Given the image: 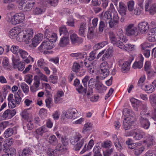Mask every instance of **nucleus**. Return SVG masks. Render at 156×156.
<instances>
[{
	"mask_svg": "<svg viewBox=\"0 0 156 156\" xmlns=\"http://www.w3.org/2000/svg\"><path fill=\"white\" fill-rule=\"evenodd\" d=\"M69 41L68 36H63L61 38L59 45L61 47L65 46L69 43Z\"/></svg>",
	"mask_w": 156,
	"mask_h": 156,
	"instance_id": "nucleus-25",
	"label": "nucleus"
},
{
	"mask_svg": "<svg viewBox=\"0 0 156 156\" xmlns=\"http://www.w3.org/2000/svg\"><path fill=\"white\" fill-rule=\"evenodd\" d=\"M96 80L95 79L91 78L89 81L88 85L90 89H93L95 87Z\"/></svg>",
	"mask_w": 156,
	"mask_h": 156,
	"instance_id": "nucleus-51",
	"label": "nucleus"
},
{
	"mask_svg": "<svg viewBox=\"0 0 156 156\" xmlns=\"http://www.w3.org/2000/svg\"><path fill=\"white\" fill-rule=\"evenodd\" d=\"M16 66H17L16 67H15V66H13V68L15 69H17L19 71H22L24 69V63L23 62H20L16 64Z\"/></svg>",
	"mask_w": 156,
	"mask_h": 156,
	"instance_id": "nucleus-40",
	"label": "nucleus"
},
{
	"mask_svg": "<svg viewBox=\"0 0 156 156\" xmlns=\"http://www.w3.org/2000/svg\"><path fill=\"white\" fill-rule=\"evenodd\" d=\"M32 151L28 148L24 149L22 152L21 156H31Z\"/></svg>",
	"mask_w": 156,
	"mask_h": 156,
	"instance_id": "nucleus-36",
	"label": "nucleus"
},
{
	"mask_svg": "<svg viewBox=\"0 0 156 156\" xmlns=\"http://www.w3.org/2000/svg\"><path fill=\"white\" fill-rule=\"evenodd\" d=\"M125 30L126 33L128 36H136L138 35L137 28L133 24H130L126 26Z\"/></svg>",
	"mask_w": 156,
	"mask_h": 156,
	"instance_id": "nucleus-7",
	"label": "nucleus"
},
{
	"mask_svg": "<svg viewBox=\"0 0 156 156\" xmlns=\"http://www.w3.org/2000/svg\"><path fill=\"white\" fill-rule=\"evenodd\" d=\"M90 77L88 76H86L82 80V82L83 84V88H85V90H87V82L89 80Z\"/></svg>",
	"mask_w": 156,
	"mask_h": 156,
	"instance_id": "nucleus-56",
	"label": "nucleus"
},
{
	"mask_svg": "<svg viewBox=\"0 0 156 156\" xmlns=\"http://www.w3.org/2000/svg\"><path fill=\"white\" fill-rule=\"evenodd\" d=\"M109 27L111 28H114L117 27V25L118 23L119 22L116 20H115L111 19L108 21Z\"/></svg>",
	"mask_w": 156,
	"mask_h": 156,
	"instance_id": "nucleus-39",
	"label": "nucleus"
},
{
	"mask_svg": "<svg viewBox=\"0 0 156 156\" xmlns=\"http://www.w3.org/2000/svg\"><path fill=\"white\" fill-rule=\"evenodd\" d=\"M20 49H21L19 48V47L18 46L13 45L11 48L10 50L14 54L17 55Z\"/></svg>",
	"mask_w": 156,
	"mask_h": 156,
	"instance_id": "nucleus-47",
	"label": "nucleus"
},
{
	"mask_svg": "<svg viewBox=\"0 0 156 156\" xmlns=\"http://www.w3.org/2000/svg\"><path fill=\"white\" fill-rule=\"evenodd\" d=\"M77 111L75 109L72 108L68 110L65 113L66 117L68 118L71 119H75L77 117L76 113Z\"/></svg>",
	"mask_w": 156,
	"mask_h": 156,
	"instance_id": "nucleus-12",
	"label": "nucleus"
},
{
	"mask_svg": "<svg viewBox=\"0 0 156 156\" xmlns=\"http://www.w3.org/2000/svg\"><path fill=\"white\" fill-rule=\"evenodd\" d=\"M59 31L60 35L63 34L65 36H69V33L65 26H62L59 28Z\"/></svg>",
	"mask_w": 156,
	"mask_h": 156,
	"instance_id": "nucleus-33",
	"label": "nucleus"
},
{
	"mask_svg": "<svg viewBox=\"0 0 156 156\" xmlns=\"http://www.w3.org/2000/svg\"><path fill=\"white\" fill-rule=\"evenodd\" d=\"M20 87L23 91L25 93H27L29 91L28 86L25 83H22L20 84Z\"/></svg>",
	"mask_w": 156,
	"mask_h": 156,
	"instance_id": "nucleus-53",
	"label": "nucleus"
},
{
	"mask_svg": "<svg viewBox=\"0 0 156 156\" xmlns=\"http://www.w3.org/2000/svg\"><path fill=\"white\" fill-rule=\"evenodd\" d=\"M3 151L5 154L3 155L5 156H13L16 153L15 149L13 148H8V147L4 148Z\"/></svg>",
	"mask_w": 156,
	"mask_h": 156,
	"instance_id": "nucleus-20",
	"label": "nucleus"
},
{
	"mask_svg": "<svg viewBox=\"0 0 156 156\" xmlns=\"http://www.w3.org/2000/svg\"><path fill=\"white\" fill-rule=\"evenodd\" d=\"M117 44V47L122 49L128 51H132L134 46L129 44H126V43H124L120 41H118Z\"/></svg>",
	"mask_w": 156,
	"mask_h": 156,
	"instance_id": "nucleus-10",
	"label": "nucleus"
},
{
	"mask_svg": "<svg viewBox=\"0 0 156 156\" xmlns=\"http://www.w3.org/2000/svg\"><path fill=\"white\" fill-rule=\"evenodd\" d=\"M145 79V75L142 76L139 79L137 83L138 85L139 86H142Z\"/></svg>",
	"mask_w": 156,
	"mask_h": 156,
	"instance_id": "nucleus-61",
	"label": "nucleus"
},
{
	"mask_svg": "<svg viewBox=\"0 0 156 156\" xmlns=\"http://www.w3.org/2000/svg\"><path fill=\"white\" fill-rule=\"evenodd\" d=\"M109 38L111 42L114 44H115L117 46V43L118 41H117V38L116 37L115 34L112 31H110L109 33Z\"/></svg>",
	"mask_w": 156,
	"mask_h": 156,
	"instance_id": "nucleus-32",
	"label": "nucleus"
},
{
	"mask_svg": "<svg viewBox=\"0 0 156 156\" xmlns=\"http://www.w3.org/2000/svg\"><path fill=\"white\" fill-rule=\"evenodd\" d=\"M55 150L48 148L47 150V154L49 156H56L57 153Z\"/></svg>",
	"mask_w": 156,
	"mask_h": 156,
	"instance_id": "nucleus-62",
	"label": "nucleus"
},
{
	"mask_svg": "<svg viewBox=\"0 0 156 156\" xmlns=\"http://www.w3.org/2000/svg\"><path fill=\"white\" fill-rule=\"evenodd\" d=\"M123 114L125 116H126V118L129 117V119L133 120L135 119V115L134 113L131 110L125 108L123 110Z\"/></svg>",
	"mask_w": 156,
	"mask_h": 156,
	"instance_id": "nucleus-17",
	"label": "nucleus"
},
{
	"mask_svg": "<svg viewBox=\"0 0 156 156\" xmlns=\"http://www.w3.org/2000/svg\"><path fill=\"white\" fill-rule=\"evenodd\" d=\"M48 142L52 145L55 146L58 143V140L56 136L52 135L48 138Z\"/></svg>",
	"mask_w": 156,
	"mask_h": 156,
	"instance_id": "nucleus-31",
	"label": "nucleus"
},
{
	"mask_svg": "<svg viewBox=\"0 0 156 156\" xmlns=\"http://www.w3.org/2000/svg\"><path fill=\"white\" fill-rule=\"evenodd\" d=\"M21 30V29L18 27H14L9 32V37L11 38H14L18 37L20 38Z\"/></svg>",
	"mask_w": 156,
	"mask_h": 156,
	"instance_id": "nucleus-11",
	"label": "nucleus"
},
{
	"mask_svg": "<svg viewBox=\"0 0 156 156\" xmlns=\"http://www.w3.org/2000/svg\"><path fill=\"white\" fill-rule=\"evenodd\" d=\"M70 38L71 41L73 44L76 43H81L82 42V38L79 37L76 34H74L70 35Z\"/></svg>",
	"mask_w": 156,
	"mask_h": 156,
	"instance_id": "nucleus-22",
	"label": "nucleus"
},
{
	"mask_svg": "<svg viewBox=\"0 0 156 156\" xmlns=\"http://www.w3.org/2000/svg\"><path fill=\"white\" fill-rule=\"evenodd\" d=\"M95 87L98 90H102L104 88L103 84L98 80L96 81Z\"/></svg>",
	"mask_w": 156,
	"mask_h": 156,
	"instance_id": "nucleus-60",
	"label": "nucleus"
},
{
	"mask_svg": "<svg viewBox=\"0 0 156 156\" xmlns=\"http://www.w3.org/2000/svg\"><path fill=\"white\" fill-rule=\"evenodd\" d=\"M13 17L14 19L12 20V24L14 25L23 22L25 18L24 14L22 13H16Z\"/></svg>",
	"mask_w": 156,
	"mask_h": 156,
	"instance_id": "nucleus-9",
	"label": "nucleus"
},
{
	"mask_svg": "<svg viewBox=\"0 0 156 156\" xmlns=\"http://www.w3.org/2000/svg\"><path fill=\"white\" fill-rule=\"evenodd\" d=\"M135 119L132 120L129 119V117L125 118L123 122V127L125 130L129 129L132 126V122L135 121Z\"/></svg>",
	"mask_w": 156,
	"mask_h": 156,
	"instance_id": "nucleus-16",
	"label": "nucleus"
},
{
	"mask_svg": "<svg viewBox=\"0 0 156 156\" xmlns=\"http://www.w3.org/2000/svg\"><path fill=\"white\" fill-rule=\"evenodd\" d=\"M144 9V7H136L135 9H133V10L131 12L133 14L136 15H139L141 12V11Z\"/></svg>",
	"mask_w": 156,
	"mask_h": 156,
	"instance_id": "nucleus-45",
	"label": "nucleus"
},
{
	"mask_svg": "<svg viewBox=\"0 0 156 156\" xmlns=\"http://www.w3.org/2000/svg\"><path fill=\"white\" fill-rule=\"evenodd\" d=\"M13 133V130L12 128L7 129L4 133V135L6 137L11 136Z\"/></svg>",
	"mask_w": 156,
	"mask_h": 156,
	"instance_id": "nucleus-54",
	"label": "nucleus"
},
{
	"mask_svg": "<svg viewBox=\"0 0 156 156\" xmlns=\"http://www.w3.org/2000/svg\"><path fill=\"white\" fill-rule=\"evenodd\" d=\"M144 135V132L138 129H136V132L133 138L136 140H139L143 138Z\"/></svg>",
	"mask_w": 156,
	"mask_h": 156,
	"instance_id": "nucleus-27",
	"label": "nucleus"
},
{
	"mask_svg": "<svg viewBox=\"0 0 156 156\" xmlns=\"http://www.w3.org/2000/svg\"><path fill=\"white\" fill-rule=\"evenodd\" d=\"M16 112L15 109H8L5 111L2 115V117L4 118L10 119L16 114Z\"/></svg>",
	"mask_w": 156,
	"mask_h": 156,
	"instance_id": "nucleus-18",
	"label": "nucleus"
},
{
	"mask_svg": "<svg viewBox=\"0 0 156 156\" xmlns=\"http://www.w3.org/2000/svg\"><path fill=\"white\" fill-rule=\"evenodd\" d=\"M51 40H49L48 41H43L38 48V49L41 52H45L47 50L51 49L53 48V41Z\"/></svg>",
	"mask_w": 156,
	"mask_h": 156,
	"instance_id": "nucleus-6",
	"label": "nucleus"
},
{
	"mask_svg": "<svg viewBox=\"0 0 156 156\" xmlns=\"http://www.w3.org/2000/svg\"><path fill=\"white\" fill-rule=\"evenodd\" d=\"M38 77L41 80L45 82H48V80L47 77L44 74H43L42 73H40L38 76H34V79L35 80L36 77Z\"/></svg>",
	"mask_w": 156,
	"mask_h": 156,
	"instance_id": "nucleus-57",
	"label": "nucleus"
},
{
	"mask_svg": "<svg viewBox=\"0 0 156 156\" xmlns=\"http://www.w3.org/2000/svg\"><path fill=\"white\" fill-rule=\"evenodd\" d=\"M108 44V42L107 41H103L101 43H98L97 44H96L94 46V48H95V49L96 50H98L99 49H100L101 48L104 47Z\"/></svg>",
	"mask_w": 156,
	"mask_h": 156,
	"instance_id": "nucleus-44",
	"label": "nucleus"
},
{
	"mask_svg": "<svg viewBox=\"0 0 156 156\" xmlns=\"http://www.w3.org/2000/svg\"><path fill=\"white\" fill-rule=\"evenodd\" d=\"M96 50L92 51L90 54V56L87 59L89 61H92L94 60L96 58Z\"/></svg>",
	"mask_w": 156,
	"mask_h": 156,
	"instance_id": "nucleus-63",
	"label": "nucleus"
},
{
	"mask_svg": "<svg viewBox=\"0 0 156 156\" xmlns=\"http://www.w3.org/2000/svg\"><path fill=\"white\" fill-rule=\"evenodd\" d=\"M101 149V147L99 145H96L93 150V151L94 153V155L101 154L100 153Z\"/></svg>",
	"mask_w": 156,
	"mask_h": 156,
	"instance_id": "nucleus-55",
	"label": "nucleus"
},
{
	"mask_svg": "<svg viewBox=\"0 0 156 156\" xmlns=\"http://www.w3.org/2000/svg\"><path fill=\"white\" fill-rule=\"evenodd\" d=\"M84 64L90 73L91 74L94 72V70L92 69V68L94 67L93 65L91 62L89 61L85 62Z\"/></svg>",
	"mask_w": 156,
	"mask_h": 156,
	"instance_id": "nucleus-30",
	"label": "nucleus"
},
{
	"mask_svg": "<svg viewBox=\"0 0 156 156\" xmlns=\"http://www.w3.org/2000/svg\"><path fill=\"white\" fill-rule=\"evenodd\" d=\"M112 14L108 11H106L102 17V20H101L99 23V31L101 33L103 32L104 29L106 24L108 23V20L112 19Z\"/></svg>",
	"mask_w": 156,
	"mask_h": 156,
	"instance_id": "nucleus-2",
	"label": "nucleus"
},
{
	"mask_svg": "<svg viewBox=\"0 0 156 156\" xmlns=\"http://www.w3.org/2000/svg\"><path fill=\"white\" fill-rule=\"evenodd\" d=\"M127 4L128 10L131 12L134 9V2L133 0H131L128 2Z\"/></svg>",
	"mask_w": 156,
	"mask_h": 156,
	"instance_id": "nucleus-52",
	"label": "nucleus"
},
{
	"mask_svg": "<svg viewBox=\"0 0 156 156\" xmlns=\"http://www.w3.org/2000/svg\"><path fill=\"white\" fill-rule=\"evenodd\" d=\"M46 131V127L44 126H42L36 130V133L41 136L43 134L45 133Z\"/></svg>",
	"mask_w": 156,
	"mask_h": 156,
	"instance_id": "nucleus-46",
	"label": "nucleus"
},
{
	"mask_svg": "<svg viewBox=\"0 0 156 156\" xmlns=\"http://www.w3.org/2000/svg\"><path fill=\"white\" fill-rule=\"evenodd\" d=\"M44 12V10L41 7H37L34 10V13L37 15L42 14Z\"/></svg>",
	"mask_w": 156,
	"mask_h": 156,
	"instance_id": "nucleus-58",
	"label": "nucleus"
},
{
	"mask_svg": "<svg viewBox=\"0 0 156 156\" xmlns=\"http://www.w3.org/2000/svg\"><path fill=\"white\" fill-rule=\"evenodd\" d=\"M118 11L122 16H124L126 15L127 11V8L124 2H119Z\"/></svg>",
	"mask_w": 156,
	"mask_h": 156,
	"instance_id": "nucleus-14",
	"label": "nucleus"
},
{
	"mask_svg": "<svg viewBox=\"0 0 156 156\" xmlns=\"http://www.w3.org/2000/svg\"><path fill=\"white\" fill-rule=\"evenodd\" d=\"M105 52L101 59L102 61L106 60L112 55L113 52L112 49L111 48H108L106 51H105Z\"/></svg>",
	"mask_w": 156,
	"mask_h": 156,
	"instance_id": "nucleus-23",
	"label": "nucleus"
},
{
	"mask_svg": "<svg viewBox=\"0 0 156 156\" xmlns=\"http://www.w3.org/2000/svg\"><path fill=\"white\" fill-rule=\"evenodd\" d=\"M35 2H34L32 0H28V1H27L26 3L25 10L29 11L30 10L33 6Z\"/></svg>",
	"mask_w": 156,
	"mask_h": 156,
	"instance_id": "nucleus-34",
	"label": "nucleus"
},
{
	"mask_svg": "<svg viewBox=\"0 0 156 156\" xmlns=\"http://www.w3.org/2000/svg\"><path fill=\"white\" fill-rule=\"evenodd\" d=\"M66 148L63 147L60 144H58L56 147L55 150L56 151H60L63 152L65 151Z\"/></svg>",
	"mask_w": 156,
	"mask_h": 156,
	"instance_id": "nucleus-64",
	"label": "nucleus"
},
{
	"mask_svg": "<svg viewBox=\"0 0 156 156\" xmlns=\"http://www.w3.org/2000/svg\"><path fill=\"white\" fill-rule=\"evenodd\" d=\"M80 69V65L77 62L74 63L72 67V71L78 73Z\"/></svg>",
	"mask_w": 156,
	"mask_h": 156,
	"instance_id": "nucleus-37",
	"label": "nucleus"
},
{
	"mask_svg": "<svg viewBox=\"0 0 156 156\" xmlns=\"http://www.w3.org/2000/svg\"><path fill=\"white\" fill-rule=\"evenodd\" d=\"M132 60L125 62L122 64L121 70L124 73H126L130 69V65Z\"/></svg>",
	"mask_w": 156,
	"mask_h": 156,
	"instance_id": "nucleus-26",
	"label": "nucleus"
},
{
	"mask_svg": "<svg viewBox=\"0 0 156 156\" xmlns=\"http://www.w3.org/2000/svg\"><path fill=\"white\" fill-rule=\"evenodd\" d=\"M13 140L12 138H10L9 139L6 140L3 144L4 148L9 147L13 144Z\"/></svg>",
	"mask_w": 156,
	"mask_h": 156,
	"instance_id": "nucleus-38",
	"label": "nucleus"
},
{
	"mask_svg": "<svg viewBox=\"0 0 156 156\" xmlns=\"http://www.w3.org/2000/svg\"><path fill=\"white\" fill-rule=\"evenodd\" d=\"M64 92L62 91H58L56 94L54 96L55 103L56 104L58 103L62 99L61 97L63 96Z\"/></svg>",
	"mask_w": 156,
	"mask_h": 156,
	"instance_id": "nucleus-29",
	"label": "nucleus"
},
{
	"mask_svg": "<svg viewBox=\"0 0 156 156\" xmlns=\"http://www.w3.org/2000/svg\"><path fill=\"white\" fill-rule=\"evenodd\" d=\"M94 30L93 27L89 28L87 34V37L88 38L92 39L94 36Z\"/></svg>",
	"mask_w": 156,
	"mask_h": 156,
	"instance_id": "nucleus-48",
	"label": "nucleus"
},
{
	"mask_svg": "<svg viewBox=\"0 0 156 156\" xmlns=\"http://www.w3.org/2000/svg\"><path fill=\"white\" fill-rule=\"evenodd\" d=\"M151 0H146L145 2V9L146 11H148L150 14L153 15L156 13V5H151Z\"/></svg>",
	"mask_w": 156,
	"mask_h": 156,
	"instance_id": "nucleus-8",
	"label": "nucleus"
},
{
	"mask_svg": "<svg viewBox=\"0 0 156 156\" xmlns=\"http://www.w3.org/2000/svg\"><path fill=\"white\" fill-rule=\"evenodd\" d=\"M130 101L133 105V106L135 107L134 108L135 110L137 111L138 107L141 104V102L134 98H131Z\"/></svg>",
	"mask_w": 156,
	"mask_h": 156,
	"instance_id": "nucleus-28",
	"label": "nucleus"
},
{
	"mask_svg": "<svg viewBox=\"0 0 156 156\" xmlns=\"http://www.w3.org/2000/svg\"><path fill=\"white\" fill-rule=\"evenodd\" d=\"M85 138H82L81 135L79 133L76 134L70 137L69 140L71 143L75 145V149L76 151L79 150L84 143Z\"/></svg>",
	"mask_w": 156,
	"mask_h": 156,
	"instance_id": "nucleus-1",
	"label": "nucleus"
},
{
	"mask_svg": "<svg viewBox=\"0 0 156 156\" xmlns=\"http://www.w3.org/2000/svg\"><path fill=\"white\" fill-rule=\"evenodd\" d=\"M117 35L119 37V39L122 41L123 42L126 43L128 41V40L126 39V37L124 36L122 31H120L119 33L117 34Z\"/></svg>",
	"mask_w": 156,
	"mask_h": 156,
	"instance_id": "nucleus-49",
	"label": "nucleus"
},
{
	"mask_svg": "<svg viewBox=\"0 0 156 156\" xmlns=\"http://www.w3.org/2000/svg\"><path fill=\"white\" fill-rule=\"evenodd\" d=\"M87 24L86 23H81L79 27L78 34L80 36L84 37L85 32L87 28Z\"/></svg>",
	"mask_w": 156,
	"mask_h": 156,
	"instance_id": "nucleus-21",
	"label": "nucleus"
},
{
	"mask_svg": "<svg viewBox=\"0 0 156 156\" xmlns=\"http://www.w3.org/2000/svg\"><path fill=\"white\" fill-rule=\"evenodd\" d=\"M33 35V30L30 29H28L24 32L21 31L20 38L22 39L26 43H28L32 41Z\"/></svg>",
	"mask_w": 156,
	"mask_h": 156,
	"instance_id": "nucleus-3",
	"label": "nucleus"
},
{
	"mask_svg": "<svg viewBox=\"0 0 156 156\" xmlns=\"http://www.w3.org/2000/svg\"><path fill=\"white\" fill-rule=\"evenodd\" d=\"M144 58L142 56L140 58V60L138 61L135 62L133 65V68L134 69H139L142 68L143 66V61Z\"/></svg>",
	"mask_w": 156,
	"mask_h": 156,
	"instance_id": "nucleus-24",
	"label": "nucleus"
},
{
	"mask_svg": "<svg viewBox=\"0 0 156 156\" xmlns=\"http://www.w3.org/2000/svg\"><path fill=\"white\" fill-rule=\"evenodd\" d=\"M143 89L144 90L147 91L148 93H151L154 91V87L151 85H146L143 87Z\"/></svg>",
	"mask_w": 156,
	"mask_h": 156,
	"instance_id": "nucleus-41",
	"label": "nucleus"
},
{
	"mask_svg": "<svg viewBox=\"0 0 156 156\" xmlns=\"http://www.w3.org/2000/svg\"><path fill=\"white\" fill-rule=\"evenodd\" d=\"M73 85L76 87V90L79 93H86L87 90H85V88H84L80 84V80L76 78L74 80Z\"/></svg>",
	"mask_w": 156,
	"mask_h": 156,
	"instance_id": "nucleus-13",
	"label": "nucleus"
},
{
	"mask_svg": "<svg viewBox=\"0 0 156 156\" xmlns=\"http://www.w3.org/2000/svg\"><path fill=\"white\" fill-rule=\"evenodd\" d=\"M21 57L25 59L27 58L29 55L28 52L26 51L21 49L19 51V53Z\"/></svg>",
	"mask_w": 156,
	"mask_h": 156,
	"instance_id": "nucleus-50",
	"label": "nucleus"
},
{
	"mask_svg": "<svg viewBox=\"0 0 156 156\" xmlns=\"http://www.w3.org/2000/svg\"><path fill=\"white\" fill-rule=\"evenodd\" d=\"M144 148L143 147L137 146L134 149V152L136 155H140L144 150Z\"/></svg>",
	"mask_w": 156,
	"mask_h": 156,
	"instance_id": "nucleus-42",
	"label": "nucleus"
},
{
	"mask_svg": "<svg viewBox=\"0 0 156 156\" xmlns=\"http://www.w3.org/2000/svg\"><path fill=\"white\" fill-rule=\"evenodd\" d=\"M43 35L41 33L37 34L34 36L32 40V44L34 47H36L42 40Z\"/></svg>",
	"mask_w": 156,
	"mask_h": 156,
	"instance_id": "nucleus-19",
	"label": "nucleus"
},
{
	"mask_svg": "<svg viewBox=\"0 0 156 156\" xmlns=\"http://www.w3.org/2000/svg\"><path fill=\"white\" fill-rule=\"evenodd\" d=\"M150 102L152 106L154 107L156 105V95H152L150 98Z\"/></svg>",
	"mask_w": 156,
	"mask_h": 156,
	"instance_id": "nucleus-59",
	"label": "nucleus"
},
{
	"mask_svg": "<svg viewBox=\"0 0 156 156\" xmlns=\"http://www.w3.org/2000/svg\"><path fill=\"white\" fill-rule=\"evenodd\" d=\"M138 27L140 31L142 34L146 33L149 30L148 23L147 22L140 23L138 24Z\"/></svg>",
	"mask_w": 156,
	"mask_h": 156,
	"instance_id": "nucleus-15",
	"label": "nucleus"
},
{
	"mask_svg": "<svg viewBox=\"0 0 156 156\" xmlns=\"http://www.w3.org/2000/svg\"><path fill=\"white\" fill-rule=\"evenodd\" d=\"M144 112H141L140 121L142 127L145 129H147L148 128L150 125V123L146 118V116L148 115L149 113H147L145 114Z\"/></svg>",
	"mask_w": 156,
	"mask_h": 156,
	"instance_id": "nucleus-5",
	"label": "nucleus"
},
{
	"mask_svg": "<svg viewBox=\"0 0 156 156\" xmlns=\"http://www.w3.org/2000/svg\"><path fill=\"white\" fill-rule=\"evenodd\" d=\"M108 64L106 62H104L100 65V71L101 74L99 77L100 79H105L108 75L109 73Z\"/></svg>",
	"mask_w": 156,
	"mask_h": 156,
	"instance_id": "nucleus-4",
	"label": "nucleus"
},
{
	"mask_svg": "<svg viewBox=\"0 0 156 156\" xmlns=\"http://www.w3.org/2000/svg\"><path fill=\"white\" fill-rule=\"evenodd\" d=\"M12 59V61L13 66H15L16 67V64L19 62L20 59L19 56L17 55H16V56L13 55Z\"/></svg>",
	"mask_w": 156,
	"mask_h": 156,
	"instance_id": "nucleus-43",
	"label": "nucleus"
},
{
	"mask_svg": "<svg viewBox=\"0 0 156 156\" xmlns=\"http://www.w3.org/2000/svg\"><path fill=\"white\" fill-rule=\"evenodd\" d=\"M144 142H146L147 146L148 147L151 148V147L154 145V144L153 137L152 136H149L146 140H145Z\"/></svg>",
	"mask_w": 156,
	"mask_h": 156,
	"instance_id": "nucleus-35",
	"label": "nucleus"
}]
</instances>
